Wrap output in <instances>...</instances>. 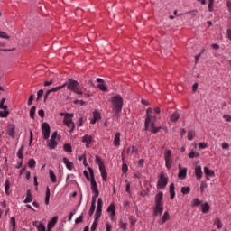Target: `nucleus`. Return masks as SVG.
<instances>
[{
	"label": "nucleus",
	"mask_w": 231,
	"mask_h": 231,
	"mask_svg": "<svg viewBox=\"0 0 231 231\" xmlns=\"http://www.w3.org/2000/svg\"><path fill=\"white\" fill-rule=\"evenodd\" d=\"M111 102L113 104L112 110L115 115L122 113V107H124V98H122V96L116 95L111 98Z\"/></svg>",
	"instance_id": "1"
},
{
	"label": "nucleus",
	"mask_w": 231,
	"mask_h": 231,
	"mask_svg": "<svg viewBox=\"0 0 231 231\" xmlns=\"http://www.w3.org/2000/svg\"><path fill=\"white\" fill-rule=\"evenodd\" d=\"M88 172L90 174V188L93 192L92 198L96 199L100 196V191L98 190V184H97V180H95V171L93 168H88Z\"/></svg>",
	"instance_id": "2"
},
{
	"label": "nucleus",
	"mask_w": 231,
	"mask_h": 231,
	"mask_svg": "<svg viewBox=\"0 0 231 231\" xmlns=\"http://www.w3.org/2000/svg\"><path fill=\"white\" fill-rule=\"evenodd\" d=\"M79 81L69 79L64 84L63 88L67 87V89H69V91H73V93H76V95H84V93L79 89Z\"/></svg>",
	"instance_id": "3"
},
{
	"label": "nucleus",
	"mask_w": 231,
	"mask_h": 231,
	"mask_svg": "<svg viewBox=\"0 0 231 231\" xmlns=\"http://www.w3.org/2000/svg\"><path fill=\"white\" fill-rule=\"evenodd\" d=\"M169 183V178L165 177V173H161L159 176V180L157 181V189L160 190L165 189Z\"/></svg>",
	"instance_id": "4"
},
{
	"label": "nucleus",
	"mask_w": 231,
	"mask_h": 231,
	"mask_svg": "<svg viewBox=\"0 0 231 231\" xmlns=\"http://www.w3.org/2000/svg\"><path fill=\"white\" fill-rule=\"evenodd\" d=\"M102 205H103L102 198H99L97 199V207L95 213L94 223H98V219H100V217L102 216Z\"/></svg>",
	"instance_id": "5"
},
{
	"label": "nucleus",
	"mask_w": 231,
	"mask_h": 231,
	"mask_svg": "<svg viewBox=\"0 0 231 231\" xmlns=\"http://www.w3.org/2000/svg\"><path fill=\"white\" fill-rule=\"evenodd\" d=\"M152 109L151 107L147 108L146 110V119L144 122V131H149V124H151V121L152 120Z\"/></svg>",
	"instance_id": "6"
},
{
	"label": "nucleus",
	"mask_w": 231,
	"mask_h": 231,
	"mask_svg": "<svg viewBox=\"0 0 231 231\" xmlns=\"http://www.w3.org/2000/svg\"><path fill=\"white\" fill-rule=\"evenodd\" d=\"M42 133L44 140H48V138H50L51 128L48 123L42 124Z\"/></svg>",
	"instance_id": "7"
},
{
	"label": "nucleus",
	"mask_w": 231,
	"mask_h": 231,
	"mask_svg": "<svg viewBox=\"0 0 231 231\" xmlns=\"http://www.w3.org/2000/svg\"><path fill=\"white\" fill-rule=\"evenodd\" d=\"M171 158H172V151L168 150L164 153V161H165L166 169H171V167H172V163L171 162Z\"/></svg>",
	"instance_id": "8"
},
{
	"label": "nucleus",
	"mask_w": 231,
	"mask_h": 231,
	"mask_svg": "<svg viewBox=\"0 0 231 231\" xmlns=\"http://www.w3.org/2000/svg\"><path fill=\"white\" fill-rule=\"evenodd\" d=\"M163 214V204H155L153 208V216H162Z\"/></svg>",
	"instance_id": "9"
},
{
	"label": "nucleus",
	"mask_w": 231,
	"mask_h": 231,
	"mask_svg": "<svg viewBox=\"0 0 231 231\" xmlns=\"http://www.w3.org/2000/svg\"><path fill=\"white\" fill-rule=\"evenodd\" d=\"M61 116H65L63 119V123L66 124H69L71 122H73V114H69V113H61L60 114Z\"/></svg>",
	"instance_id": "10"
},
{
	"label": "nucleus",
	"mask_w": 231,
	"mask_h": 231,
	"mask_svg": "<svg viewBox=\"0 0 231 231\" xmlns=\"http://www.w3.org/2000/svg\"><path fill=\"white\" fill-rule=\"evenodd\" d=\"M58 219H59V217H53L52 219H51V221L48 222L47 231H51V228H53V226L57 225Z\"/></svg>",
	"instance_id": "11"
},
{
	"label": "nucleus",
	"mask_w": 231,
	"mask_h": 231,
	"mask_svg": "<svg viewBox=\"0 0 231 231\" xmlns=\"http://www.w3.org/2000/svg\"><path fill=\"white\" fill-rule=\"evenodd\" d=\"M155 205H163V192L160 191L155 196Z\"/></svg>",
	"instance_id": "12"
},
{
	"label": "nucleus",
	"mask_w": 231,
	"mask_h": 231,
	"mask_svg": "<svg viewBox=\"0 0 231 231\" xmlns=\"http://www.w3.org/2000/svg\"><path fill=\"white\" fill-rule=\"evenodd\" d=\"M100 118H102L100 116V113L98 111L95 110L93 112V118H91L90 124H92V125L97 124V120H100Z\"/></svg>",
	"instance_id": "13"
},
{
	"label": "nucleus",
	"mask_w": 231,
	"mask_h": 231,
	"mask_svg": "<svg viewBox=\"0 0 231 231\" xmlns=\"http://www.w3.org/2000/svg\"><path fill=\"white\" fill-rule=\"evenodd\" d=\"M7 134L11 136V138H15V125H9L7 128Z\"/></svg>",
	"instance_id": "14"
},
{
	"label": "nucleus",
	"mask_w": 231,
	"mask_h": 231,
	"mask_svg": "<svg viewBox=\"0 0 231 231\" xmlns=\"http://www.w3.org/2000/svg\"><path fill=\"white\" fill-rule=\"evenodd\" d=\"M195 175L197 180H201L203 178V171H201V166H196L195 167Z\"/></svg>",
	"instance_id": "15"
},
{
	"label": "nucleus",
	"mask_w": 231,
	"mask_h": 231,
	"mask_svg": "<svg viewBox=\"0 0 231 231\" xmlns=\"http://www.w3.org/2000/svg\"><path fill=\"white\" fill-rule=\"evenodd\" d=\"M32 201H33V195H32V190L27 189L26 198L23 200V203H32Z\"/></svg>",
	"instance_id": "16"
},
{
	"label": "nucleus",
	"mask_w": 231,
	"mask_h": 231,
	"mask_svg": "<svg viewBox=\"0 0 231 231\" xmlns=\"http://www.w3.org/2000/svg\"><path fill=\"white\" fill-rule=\"evenodd\" d=\"M63 163L66 165V167H67V169H69V171H73L74 164H73V162H69V158L64 157Z\"/></svg>",
	"instance_id": "17"
},
{
	"label": "nucleus",
	"mask_w": 231,
	"mask_h": 231,
	"mask_svg": "<svg viewBox=\"0 0 231 231\" xmlns=\"http://www.w3.org/2000/svg\"><path fill=\"white\" fill-rule=\"evenodd\" d=\"M120 132H117L114 137V145L115 147H120Z\"/></svg>",
	"instance_id": "18"
},
{
	"label": "nucleus",
	"mask_w": 231,
	"mask_h": 231,
	"mask_svg": "<svg viewBox=\"0 0 231 231\" xmlns=\"http://www.w3.org/2000/svg\"><path fill=\"white\" fill-rule=\"evenodd\" d=\"M180 180H185L187 178V168L180 169L178 174Z\"/></svg>",
	"instance_id": "19"
},
{
	"label": "nucleus",
	"mask_w": 231,
	"mask_h": 231,
	"mask_svg": "<svg viewBox=\"0 0 231 231\" xmlns=\"http://www.w3.org/2000/svg\"><path fill=\"white\" fill-rule=\"evenodd\" d=\"M176 197V191H174V183L170 185V199H174Z\"/></svg>",
	"instance_id": "20"
},
{
	"label": "nucleus",
	"mask_w": 231,
	"mask_h": 231,
	"mask_svg": "<svg viewBox=\"0 0 231 231\" xmlns=\"http://www.w3.org/2000/svg\"><path fill=\"white\" fill-rule=\"evenodd\" d=\"M23 152H24V145H22L16 153L17 158H19L20 160H23L24 158V155L23 154Z\"/></svg>",
	"instance_id": "21"
},
{
	"label": "nucleus",
	"mask_w": 231,
	"mask_h": 231,
	"mask_svg": "<svg viewBox=\"0 0 231 231\" xmlns=\"http://www.w3.org/2000/svg\"><path fill=\"white\" fill-rule=\"evenodd\" d=\"M49 176H50V180L53 183H57V175H55V172L53 171V170L49 171Z\"/></svg>",
	"instance_id": "22"
},
{
	"label": "nucleus",
	"mask_w": 231,
	"mask_h": 231,
	"mask_svg": "<svg viewBox=\"0 0 231 231\" xmlns=\"http://www.w3.org/2000/svg\"><path fill=\"white\" fill-rule=\"evenodd\" d=\"M201 210L203 214L208 213V210H210V205H208V202L202 204Z\"/></svg>",
	"instance_id": "23"
},
{
	"label": "nucleus",
	"mask_w": 231,
	"mask_h": 231,
	"mask_svg": "<svg viewBox=\"0 0 231 231\" xmlns=\"http://www.w3.org/2000/svg\"><path fill=\"white\" fill-rule=\"evenodd\" d=\"M93 142V136L91 135H85L82 137L83 143H91Z\"/></svg>",
	"instance_id": "24"
},
{
	"label": "nucleus",
	"mask_w": 231,
	"mask_h": 231,
	"mask_svg": "<svg viewBox=\"0 0 231 231\" xmlns=\"http://www.w3.org/2000/svg\"><path fill=\"white\" fill-rule=\"evenodd\" d=\"M47 143H48L49 149L51 150H53L55 149V147H57V142L55 140L50 139Z\"/></svg>",
	"instance_id": "25"
},
{
	"label": "nucleus",
	"mask_w": 231,
	"mask_h": 231,
	"mask_svg": "<svg viewBox=\"0 0 231 231\" xmlns=\"http://www.w3.org/2000/svg\"><path fill=\"white\" fill-rule=\"evenodd\" d=\"M64 86L63 85H60V86H58V87H54L48 91V93L51 94V93H57V91H60V89H63Z\"/></svg>",
	"instance_id": "26"
},
{
	"label": "nucleus",
	"mask_w": 231,
	"mask_h": 231,
	"mask_svg": "<svg viewBox=\"0 0 231 231\" xmlns=\"http://www.w3.org/2000/svg\"><path fill=\"white\" fill-rule=\"evenodd\" d=\"M170 120L171 122H178V120H180V114L178 113L171 114L170 116Z\"/></svg>",
	"instance_id": "27"
},
{
	"label": "nucleus",
	"mask_w": 231,
	"mask_h": 231,
	"mask_svg": "<svg viewBox=\"0 0 231 231\" xmlns=\"http://www.w3.org/2000/svg\"><path fill=\"white\" fill-rule=\"evenodd\" d=\"M204 174L206 176H210V177L215 176L214 171L208 169V167H204Z\"/></svg>",
	"instance_id": "28"
},
{
	"label": "nucleus",
	"mask_w": 231,
	"mask_h": 231,
	"mask_svg": "<svg viewBox=\"0 0 231 231\" xmlns=\"http://www.w3.org/2000/svg\"><path fill=\"white\" fill-rule=\"evenodd\" d=\"M95 163L96 165H98V167L104 166V161H102V158L98 155L96 156Z\"/></svg>",
	"instance_id": "29"
},
{
	"label": "nucleus",
	"mask_w": 231,
	"mask_h": 231,
	"mask_svg": "<svg viewBox=\"0 0 231 231\" xmlns=\"http://www.w3.org/2000/svg\"><path fill=\"white\" fill-rule=\"evenodd\" d=\"M45 205H50V187L46 188Z\"/></svg>",
	"instance_id": "30"
},
{
	"label": "nucleus",
	"mask_w": 231,
	"mask_h": 231,
	"mask_svg": "<svg viewBox=\"0 0 231 231\" xmlns=\"http://www.w3.org/2000/svg\"><path fill=\"white\" fill-rule=\"evenodd\" d=\"M214 225H217V227L218 228V230H221V228H223V222L219 218L215 219Z\"/></svg>",
	"instance_id": "31"
},
{
	"label": "nucleus",
	"mask_w": 231,
	"mask_h": 231,
	"mask_svg": "<svg viewBox=\"0 0 231 231\" xmlns=\"http://www.w3.org/2000/svg\"><path fill=\"white\" fill-rule=\"evenodd\" d=\"M35 111H37V107L32 106L30 109V118H32V120L35 119Z\"/></svg>",
	"instance_id": "32"
},
{
	"label": "nucleus",
	"mask_w": 231,
	"mask_h": 231,
	"mask_svg": "<svg viewBox=\"0 0 231 231\" xmlns=\"http://www.w3.org/2000/svg\"><path fill=\"white\" fill-rule=\"evenodd\" d=\"M170 218L169 216V212H164L163 216L162 217V221H161V225H163V223H165V221H168V219Z\"/></svg>",
	"instance_id": "33"
},
{
	"label": "nucleus",
	"mask_w": 231,
	"mask_h": 231,
	"mask_svg": "<svg viewBox=\"0 0 231 231\" xmlns=\"http://www.w3.org/2000/svg\"><path fill=\"white\" fill-rule=\"evenodd\" d=\"M9 115L10 111L8 110L0 111V118H8Z\"/></svg>",
	"instance_id": "34"
},
{
	"label": "nucleus",
	"mask_w": 231,
	"mask_h": 231,
	"mask_svg": "<svg viewBox=\"0 0 231 231\" xmlns=\"http://www.w3.org/2000/svg\"><path fill=\"white\" fill-rule=\"evenodd\" d=\"M65 125H67V127H69V133H73V131H75V123L70 122V123H67Z\"/></svg>",
	"instance_id": "35"
},
{
	"label": "nucleus",
	"mask_w": 231,
	"mask_h": 231,
	"mask_svg": "<svg viewBox=\"0 0 231 231\" xmlns=\"http://www.w3.org/2000/svg\"><path fill=\"white\" fill-rule=\"evenodd\" d=\"M63 149L66 152H73V149L71 148V146L68 143H65L63 145Z\"/></svg>",
	"instance_id": "36"
},
{
	"label": "nucleus",
	"mask_w": 231,
	"mask_h": 231,
	"mask_svg": "<svg viewBox=\"0 0 231 231\" xmlns=\"http://www.w3.org/2000/svg\"><path fill=\"white\" fill-rule=\"evenodd\" d=\"M189 158H199V153L196 152L194 151H191L189 154H188Z\"/></svg>",
	"instance_id": "37"
},
{
	"label": "nucleus",
	"mask_w": 231,
	"mask_h": 231,
	"mask_svg": "<svg viewBox=\"0 0 231 231\" xmlns=\"http://www.w3.org/2000/svg\"><path fill=\"white\" fill-rule=\"evenodd\" d=\"M10 190V180H6L5 184V192L8 196V191Z\"/></svg>",
	"instance_id": "38"
},
{
	"label": "nucleus",
	"mask_w": 231,
	"mask_h": 231,
	"mask_svg": "<svg viewBox=\"0 0 231 231\" xmlns=\"http://www.w3.org/2000/svg\"><path fill=\"white\" fill-rule=\"evenodd\" d=\"M119 227L124 231L127 230V223H124L122 219L119 220Z\"/></svg>",
	"instance_id": "39"
},
{
	"label": "nucleus",
	"mask_w": 231,
	"mask_h": 231,
	"mask_svg": "<svg viewBox=\"0 0 231 231\" xmlns=\"http://www.w3.org/2000/svg\"><path fill=\"white\" fill-rule=\"evenodd\" d=\"M10 225L13 226V231H15V225H16V222H15V217H12L10 218Z\"/></svg>",
	"instance_id": "40"
},
{
	"label": "nucleus",
	"mask_w": 231,
	"mask_h": 231,
	"mask_svg": "<svg viewBox=\"0 0 231 231\" xmlns=\"http://www.w3.org/2000/svg\"><path fill=\"white\" fill-rule=\"evenodd\" d=\"M194 136H196V133H194V131L188 132V140L189 141L194 140Z\"/></svg>",
	"instance_id": "41"
},
{
	"label": "nucleus",
	"mask_w": 231,
	"mask_h": 231,
	"mask_svg": "<svg viewBox=\"0 0 231 231\" xmlns=\"http://www.w3.org/2000/svg\"><path fill=\"white\" fill-rule=\"evenodd\" d=\"M42 95H44V90L43 89H40L37 92V102H39V100H41V98H42Z\"/></svg>",
	"instance_id": "42"
},
{
	"label": "nucleus",
	"mask_w": 231,
	"mask_h": 231,
	"mask_svg": "<svg viewBox=\"0 0 231 231\" xmlns=\"http://www.w3.org/2000/svg\"><path fill=\"white\" fill-rule=\"evenodd\" d=\"M35 165H36V162H35L34 159H30L28 162V166L31 169H34Z\"/></svg>",
	"instance_id": "43"
},
{
	"label": "nucleus",
	"mask_w": 231,
	"mask_h": 231,
	"mask_svg": "<svg viewBox=\"0 0 231 231\" xmlns=\"http://www.w3.org/2000/svg\"><path fill=\"white\" fill-rule=\"evenodd\" d=\"M181 192H182V194H189V192H190V187H182L181 188Z\"/></svg>",
	"instance_id": "44"
},
{
	"label": "nucleus",
	"mask_w": 231,
	"mask_h": 231,
	"mask_svg": "<svg viewBox=\"0 0 231 231\" xmlns=\"http://www.w3.org/2000/svg\"><path fill=\"white\" fill-rule=\"evenodd\" d=\"M107 212H116V208H115V204H110L108 206Z\"/></svg>",
	"instance_id": "45"
},
{
	"label": "nucleus",
	"mask_w": 231,
	"mask_h": 231,
	"mask_svg": "<svg viewBox=\"0 0 231 231\" xmlns=\"http://www.w3.org/2000/svg\"><path fill=\"white\" fill-rule=\"evenodd\" d=\"M97 88L98 89H100V91H107V86H106L105 84H98Z\"/></svg>",
	"instance_id": "46"
},
{
	"label": "nucleus",
	"mask_w": 231,
	"mask_h": 231,
	"mask_svg": "<svg viewBox=\"0 0 231 231\" xmlns=\"http://www.w3.org/2000/svg\"><path fill=\"white\" fill-rule=\"evenodd\" d=\"M162 129V126L156 127L154 126L153 128H151L150 131L151 133H152L153 134H156V133H159V131Z\"/></svg>",
	"instance_id": "47"
},
{
	"label": "nucleus",
	"mask_w": 231,
	"mask_h": 231,
	"mask_svg": "<svg viewBox=\"0 0 231 231\" xmlns=\"http://www.w3.org/2000/svg\"><path fill=\"white\" fill-rule=\"evenodd\" d=\"M0 39H10V36L6 32L0 31Z\"/></svg>",
	"instance_id": "48"
},
{
	"label": "nucleus",
	"mask_w": 231,
	"mask_h": 231,
	"mask_svg": "<svg viewBox=\"0 0 231 231\" xmlns=\"http://www.w3.org/2000/svg\"><path fill=\"white\" fill-rule=\"evenodd\" d=\"M127 171H129V167L127 166V164L125 162H124L122 165V171L124 174H125L127 172Z\"/></svg>",
	"instance_id": "49"
},
{
	"label": "nucleus",
	"mask_w": 231,
	"mask_h": 231,
	"mask_svg": "<svg viewBox=\"0 0 231 231\" xmlns=\"http://www.w3.org/2000/svg\"><path fill=\"white\" fill-rule=\"evenodd\" d=\"M84 221V215H80L78 218H76L75 223L79 225V223H82Z\"/></svg>",
	"instance_id": "50"
},
{
	"label": "nucleus",
	"mask_w": 231,
	"mask_h": 231,
	"mask_svg": "<svg viewBox=\"0 0 231 231\" xmlns=\"http://www.w3.org/2000/svg\"><path fill=\"white\" fill-rule=\"evenodd\" d=\"M95 208H97V206H91L90 207V209L88 211L89 217H91V216H93V214H95Z\"/></svg>",
	"instance_id": "51"
},
{
	"label": "nucleus",
	"mask_w": 231,
	"mask_h": 231,
	"mask_svg": "<svg viewBox=\"0 0 231 231\" xmlns=\"http://www.w3.org/2000/svg\"><path fill=\"white\" fill-rule=\"evenodd\" d=\"M199 205H201V201H199V199H194L193 207H199Z\"/></svg>",
	"instance_id": "52"
},
{
	"label": "nucleus",
	"mask_w": 231,
	"mask_h": 231,
	"mask_svg": "<svg viewBox=\"0 0 231 231\" xmlns=\"http://www.w3.org/2000/svg\"><path fill=\"white\" fill-rule=\"evenodd\" d=\"M37 228H38V231H46V226H44V224L42 223H40Z\"/></svg>",
	"instance_id": "53"
},
{
	"label": "nucleus",
	"mask_w": 231,
	"mask_h": 231,
	"mask_svg": "<svg viewBox=\"0 0 231 231\" xmlns=\"http://www.w3.org/2000/svg\"><path fill=\"white\" fill-rule=\"evenodd\" d=\"M213 8H214V0H209V3H208V10H209V12H212Z\"/></svg>",
	"instance_id": "54"
},
{
	"label": "nucleus",
	"mask_w": 231,
	"mask_h": 231,
	"mask_svg": "<svg viewBox=\"0 0 231 231\" xmlns=\"http://www.w3.org/2000/svg\"><path fill=\"white\" fill-rule=\"evenodd\" d=\"M98 226V222H93L90 231H95L97 230V226Z\"/></svg>",
	"instance_id": "55"
},
{
	"label": "nucleus",
	"mask_w": 231,
	"mask_h": 231,
	"mask_svg": "<svg viewBox=\"0 0 231 231\" xmlns=\"http://www.w3.org/2000/svg\"><path fill=\"white\" fill-rule=\"evenodd\" d=\"M154 120H156V117H152L151 122L149 123V125H151V129H152L153 127H155V123Z\"/></svg>",
	"instance_id": "56"
},
{
	"label": "nucleus",
	"mask_w": 231,
	"mask_h": 231,
	"mask_svg": "<svg viewBox=\"0 0 231 231\" xmlns=\"http://www.w3.org/2000/svg\"><path fill=\"white\" fill-rule=\"evenodd\" d=\"M27 104L28 106H32V104H33V94L30 96Z\"/></svg>",
	"instance_id": "57"
},
{
	"label": "nucleus",
	"mask_w": 231,
	"mask_h": 231,
	"mask_svg": "<svg viewBox=\"0 0 231 231\" xmlns=\"http://www.w3.org/2000/svg\"><path fill=\"white\" fill-rule=\"evenodd\" d=\"M103 180L107 181V171L101 173Z\"/></svg>",
	"instance_id": "58"
},
{
	"label": "nucleus",
	"mask_w": 231,
	"mask_h": 231,
	"mask_svg": "<svg viewBox=\"0 0 231 231\" xmlns=\"http://www.w3.org/2000/svg\"><path fill=\"white\" fill-rule=\"evenodd\" d=\"M144 163H145V160L140 159L138 161V167H143Z\"/></svg>",
	"instance_id": "59"
},
{
	"label": "nucleus",
	"mask_w": 231,
	"mask_h": 231,
	"mask_svg": "<svg viewBox=\"0 0 231 231\" xmlns=\"http://www.w3.org/2000/svg\"><path fill=\"white\" fill-rule=\"evenodd\" d=\"M74 104H79L80 106H84V104H86V102H84V100H79V99H76L74 101Z\"/></svg>",
	"instance_id": "60"
},
{
	"label": "nucleus",
	"mask_w": 231,
	"mask_h": 231,
	"mask_svg": "<svg viewBox=\"0 0 231 231\" xmlns=\"http://www.w3.org/2000/svg\"><path fill=\"white\" fill-rule=\"evenodd\" d=\"M199 149H207V144L205 143H199Z\"/></svg>",
	"instance_id": "61"
},
{
	"label": "nucleus",
	"mask_w": 231,
	"mask_h": 231,
	"mask_svg": "<svg viewBox=\"0 0 231 231\" xmlns=\"http://www.w3.org/2000/svg\"><path fill=\"white\" fill-rule=\"evenodd\" d=\"M38 115H39V116H41V118H44V111L42 109H40L38 111Z\"/></svg>",
	"instance_id": "62"
},
{
	"label": "nucleus",
	"mask_w": 231,
	"mask_h": 231,
	"mask_svg": "<svg viewBox=\"0 0 231 231\" xmlns=\"http://www.w3.org/2000/svg\"><path fill=\"white\" fill-rule=\"evenodd\" d=\"M223 118H225V120H226V122H231V116L224 115Z\"/></svg>",
	"instance_id": "63"
},
{
	"label": "nucleus",
	"mask_w": 231,
	"mask_h": 231,
	"mask_svg": "<svg viewBox=\"0 0 231 231\" xmlns=\"http://www.w3.org/2000/svg\"><path fill=\"white\" fill-rule=\"evenodd\" d=\"M226 32H227L228 40L231 41V30L227 29Z\"/></svg>",
	"instance_id": "64"
}]
</instances>
